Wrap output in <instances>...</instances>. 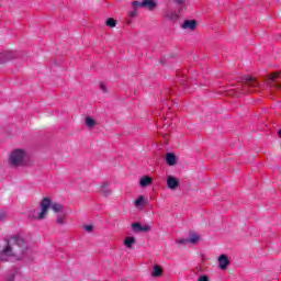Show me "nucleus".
Listing matches in <instances>:
<instances>
[{"label": "nucleus", "mask_w": 281, "mask_h": 281, "mask_svg": "<svg viewBox=\"0 0 281 281\" xmlns=\"http://www.w3.org/2000/svg\"><path fill=\"white\" fill-rule=\"evenodd\" d=\"M150 183H153V178H150L148 176H144L139 180L140 188H147V186H150Z\"/></svg>", "instance_id": "obj_14"}, {"label": "nucleus", "mask_w": 281, "mask_h": 281, "mask_svg": "<svg viewBox=\"0 0 281 281\" xmlns=\"http://www.w3.org/2000/svg\"><path fill=\"white\" fill-rule=\"evenodd\" d=\"M187 239H188V243H191V245H196V243H199L200 240V237L195 233H192L190 237Z\"/></svg>", "instance_id": "obj_17"}, {"label": "nucleus", "mask_w": 281, "mask_h": 281, "mask_svg": "<svg viewBox=\"0 0 281 281\" xmlns=\"http://www.w3.org/2000/svg\"><path fill=\"white\" fill-rule=\"evenodd\" d=\"M83 229L85 232H88V234H90V232H93V225H85Z\"/></svg>", "instance_id": "obj_26"}, {"label": "nucleus", "mask_w": 281, "mask_h": 281, "mask_svg": "<svg viewBox=\"0 0 281 281\" xmlns=\"http://www.w3.org/2000/svg\"><path fill=\"white\" fill-rule=\"evenodd\" d=\"M19 276V271L16 269H13L8 276H7V281H14V278Z\"/></svg>", "instance_id": "obj_18"}, {"label": "nucleus", "mask_w": 281, "mask_h": 281, "mask_svg": "<svg viewBox=\"0 0 281 281\" xmlns=\"http://www.w3.org/2000/svg\"><path fill=\"white\" fill-rule=\"evenodd\" d=\"M161 273H162L161 268H159L158 266H155L154 271L151 272V276L154 278H159V276H161Z\"/></svg>", "instance_id": "obj_20"}, {"label": "nucleus", "mask_w": 281, "mask_h": 281, "mask_svg": "<svg viewBox=\"0 0 281 281\" xmlns=\"http://www.w3.org/2000/svg\"><path fill=\"white\" fill-rule=\"evenodd\" d=\"M175 3L180 5L179 12H181L183 10V3H186V0H175Z\"/></svg>", "instance_id": "obj_24"}, {"label": "nucleus", "mask_w": 281, "mask_h": 281, "mask_svg": "<svg viewBox=\"0 0 281 281\" xmlns=\"http://www.w3.org/2000/svg\"><path fill=\"white\" fill-rule=\"evenodd\" d=\"M229 265H232V262L226 257V255H221L220 258H218V268L222 271H225V269H227V267H229Z\"/></svg>", "instance_id": "obj_8"}, {"label": "nucleus", "mask_w": 281, "mask_h": 281, "mask_svg": "<svg viewBox=\"0 0 281 281\" xmlns=\"http://www.w3.org/2000/svg\"><path fill=\"white\" fill-rule=\"evenodd\" d=\"M240 82L244 83V89H256V87H260L258 80L251 76L241 77Z\"/></svg>", "instance_id": "obj_5"}, {"label": "nucleus", "mask_w": 281, "mask_h": 281, "mask_svg": "<svg viewBox=\"0 0 281 281\" xmlns=\"http://www.w3.org/2000/svg\"><path fill=\"white\" fill-rule=\"evenodd\" d=\"M8 218V213L5 211H0V223H3Z\"/></svg>", "instance_id": "obj_23"}, {"label": "nucleus", "mask_w": 281, "mask_h": 281, "mask_svg": "<svg viewBox=\"0 0 281 281\" xmlns=\"http://www.w3.org/2000/svg\"><path fill=\"white\" fill-rule=\"evenodd\" d=\"M198 281H210V278L207 276H201Z\"/></svg>", "instance_id": "obj_29"}, {"label": "nucleus", "mask_w": 281, "mask_h": 281, "mask_svg": "<svg viewBox=\"0 0 281 281\" xmlns=\"http://www.w3.org/2000/svg\"><path fill=\"white\" fill-rule=\"evenodd\" d=\"M49 207L58 214V212H64L65 206L60 203H52L49 198H44L40 204L41 212L36 215V210H32L29 213V218H33L35 221H43L45 216H47V212H49Z\"/></svg>", "instance_id": "obj_2"}, {"label": "nucleus", "mask_w": 281, "mask_h": 281, "mask_svg": "<svg viewBox=\"0 0 281 281\" xmlns=\"http://www.w3.org/2000/svg\"><path fill=\"white\" fill-rule=\"evenodd\" d=\"M164 16H165V19H168L169 21H178L179 12L167 9L164 11Z\"/></svg>", "instance_id": "obj_9"}, {"label": "nucleus", "mask_w": 281, "mask_h": 281, "mask_svg": "<svg viewBox=\"0 0 281 281\" xmlns=\"http://www.w3.org/2000/svg\"><path fill=\"white\" fill-rule=\"evenodd\" d=\"M132 229L135 234H139L142 232H150L151 229V226L150 225H145V226H142V224L139 223H133L132 224Z\"/></svg>", "instance_id": "obj_6"}, {"label": "nucleus", "mask_w": 281, "mask_h": 281, "mask_svg": "<svg viewBox=\"0 0 281 281\" xmlns=\"http://www.w3.org/2000/svg\"><path fill=\"white\" fill-rule=\"evenodd\" d=\"M100 89H101V91L103 92V93H108L109 92V90H106V86L104 85V83H100Z\"/></svg>", "instance_id": "obj_27"}, {"label": "nucleus", "mask_w": 281, "mask_h": 281, "mask_svg": "<svg viewBox=\"0 0 281 281\" xmlns=\"http://www.w3.org/2000/svg\"><path fill=\"white\" fill-rule=\"evenodd\" d=\"M165 160L168 166H177V156L173 153H167Z\"/></svg>", "instance_id": "obj_11"}, {"label": "nucleus", "mask_w": 281, "mask_h": 281, "mask_svg": "<svg viewBox=\"0 0 281 281\" xmlns=\"http://www.w3.org/2000/svg\"><path fill=\"white\" fill-rule=\"evenodd\" d=\"M177 243H178L179 245H187V243H189V241H188V238H187V239H183V238H182V239H178Z\"/></svg>", "instance_id": "obj_28"}, {"label": "nucleus", "mask_w": 281, "mask_h": 281, "mask_svg": "<svg viewBox=\"0 0 281 281\" xmlns=\"http://www.w3.org/2000/svg\"><path fill=\"white\" fill-rule=\"evenodd\" d=\"M144 201L143 195H139L134 202L135 207H144Z\"/></svg>", "instance_id": "obj_19"}, {"label": "nucleus", "mask_w": 281, "mask_h": 281, "mask_svg": "<svg viewBox=\"0 0 281 281\" xmlns=\"http://www.w3.org/2000/svg\"><path fill=\"white\" fill-rule=\"evenodd\" d=\"M167 188H169V190H177L179 188V179H177L175 176H168Z\"/></svg>", "instance_id": "obj_7"}, {"label": "nucleus", "mask_w": 281, "mask_h": 281, "mask_svg": "<svg viewBox=\"0 0 281 281\" xmlns=\"http://www.w3.org/2000/svg\"><path fill=\"white\" fill-rule=\"evenodd\" d=\"M106 25H108V27H115V25H117V22H115V19L109 18L106 20Z\"/></svg>", "instance_id": "obj_21"}, {"label": "nucleus", "mask_w": 281, "mask_h": 281, "mask_svg": "<svg viewBox=\"0 0 281 281\" xmlns=\"http://www.w3.org/2000/svg\"><path fill=\"white\" fill-rule=\"evenodd\" d=\"M128 16H131L132 19H135V16H137V8H133V11L128 12Z\"/></svg>", "instance_id": "obj_25"}, {"label": "nucleus", "mask_w": 281, "mask_h": 281, "mask_svg": "<svg viewBox=\"0 0 281 281\" xmlns=\"http://www.w3.org/2000/svg\"><path fill=\"white\" fill-rule=\"evenodd\" d=\"M29 249L27 241L19 235L5 238L4 245L0 248V262H9L11 258L23 260Z\"/></svg>", "instance_id": "obj_1"}, {"label": "nucleus", "mask_w": 281, "mask_h": 281, "mask_svg": "<svg viewBox=\"0 0 281 281\" xmlns=\"http://www.w3.org/2000/svg\"><path fill=\"white\" fill-rule=\"evenodd\" d=\"M135 243H137V239H135V237L133 236H128L125 238L123 244L127 249H133V246L135 245Z\"/></svg>", "instance_id": "obj_13"}, {"label": "nucleus", "mask_w": 281, "mask_h": 281, "mask_svg": "<svg viewBox=\"0 0 281 281\" xmlns=\"http://www.w3.org/2000/svg\"><path fill=\"white\" fill-rule=\"evenodd\" d=\"M103 196H111V189L106 182H103L100 190Z\"/></svg>", "instance_id": "obj_15"}, {"label": "nucleus", "mask_w": 281, "mask_h": 281, "mask_svg": "<svg viewBox=\"0 0 281 281\" xmlns=\"http://www.w3.org/2000/svg\"><path fill=\"white\" fill-rule=\"evenodd\" d=\"M14 58V53L12 52H4L0 53V63L3 65L5 63H10Z\"/></svg>", "instance_id": "obj_10"}, {"label": "nucleus", "mask_w": 281, "mask_h": 281, "mask_svg": "<svg viewBox=\"0 0 281 281\" xmlns=\"http://www.w3.org/2000/svg\"><path fill=\"white\" fill-rule=\"evenodd\" d=\"M132 8H146L147 10H155V8H157V2H155V0H143L142 2L133 1Z\"/></svg>", "instance_id": "obj_4"}, {"label": "nucleus", "mask_w": 281, "mask_h": 281, "mask_svg": "<svg viewBox=\"0 0 281 281\" xmlns=\"http://www.w3.org/2000/svg\"><path fill=\"white\" fill-rule=\"evenodd\" d=\"M183 30H195L196 29V21L194 20H186L182 24Z\"/></svg>", "instance_id": "obj_12"}, {"label": "nucleus", "mask_w": 281, "mask_h": 281, "mask_svg": "<svg viewBox=\"0 0 281 281\" xmlns=\"http://www.w3.org/2000/svg\"><path fill=\"white\" fill-rule=\"evenodd\" d=\"M56 223H57V225H65V216L57 215Z\"/></svg>", "instance_id": "obj_22"}, {"label": "nucleus", "mask_w": 281, "mask_h": 281, "mask_svg": "<svg viewBox=\"0 0 281 281\" xmlns=\"http://www.w3.org/2000/svg\"><path fill=\"white\" fill-rule=\"evenodd\" d=\"M9 164L14 167L23 166L25 164V150L14 149L9 157Z\"/></svg>", "instance_id": "obj_3"}, {"label": "nucleus", "mask_w": 281, "mask_h": 281, "mask_svg": "<svg viewBox=\"0 0 281 281\" xmlns=\"http://www.w3.org/2000/svg\"><path fill=\"white\" fill-rule=\"evenodd\" d=\"M86 126L90 130L95 128V120H93L91 116H87L86 117V122H85Z\"/></svg>", "instance_id": "obj_16"}]
</instances>
